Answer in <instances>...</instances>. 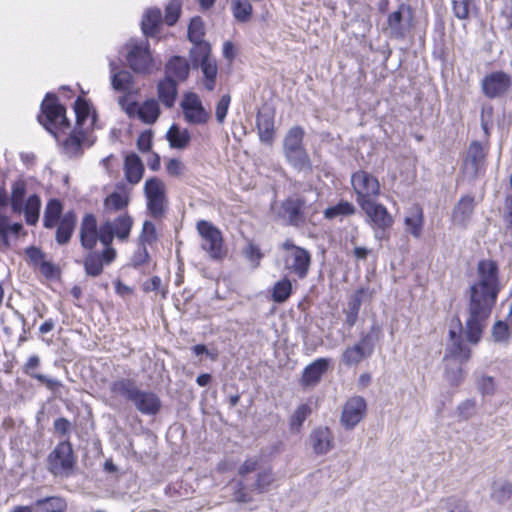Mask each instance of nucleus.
I'll use <instances>...</instances> for the list:
<instances>
[{"label":"nucleus","mask_w":512,"mask_h":512,"mask_svg":"<svg viewBox=\"0 0 512 512\" xmlns=\"http://www.w3.org/2000/svg\"><path fill=\"white\" fill-rule=\"evenodd\" d=\"M499 293L498 267L482 260L477 267V281L471 285L465 333L469 342H479Z\"/></svg>","instance_id":"obj_1"},{"label":"nucleus","mask_w":512,"mask_h":512,"mask_svg":"<svg viewBox=\"0 0 512 512\" xmlns=\"http://www.w3.org/2000/svg\"><path fill=\"white\" fill-rule=\"evenodd\" d=\"M112 394L122 396L133 403L135 408L144 415H155L161 408L160 398L151 391L141 390L134 380L121 378L110 385Z\"/></svg>","instance_id":"obj_2"},{"label":"nucleus","mask_w":512,"mask_h":512,"mask_svg":"<svg viewBox=\"0 0 512 512\" xmlns=\"http://www.w3.org/2000/svg\"><path fill=\"white\" fill-rule=\"evenodd\" d=\"M76 457L69 440L61 441L50 452L47 468L55 477L68 478L74 474Z\"/></svg>","instance_id":"obj_3"},{"label":"nucleus","mask_w":512,"mask_h":512,"mask_svg":"<svg viewBox=\"0 0 512 512\" xmlns=\"http://www.w3.org/2000/svg\"><path fill=\"white\" fill-rule=\"evenodd\" d=\"M38 120L55 137L58 131H65L70 126L65 108L57 102L56 96L50 94H47L41 104Z\"/></svg>","instance_id":"obj_4"},{"label":"nucleus","mask_w":512,"mask_h":512,"mask_svg":"<svg viewBox=\"0 0 512 512\" xmlns=\"http://www.w3.org/2000/svg\"><path fill=\"white\" fill-rule=\"evenodd\" d=\"M143 191L149 215L156 220L162 219L168 209L164 181L157 177H151L145 181Z\"/></svg>","instance_id":"obj_5"},{"label":"nucleus","mask_w":512,"mask_h":512,"mask_svg":"<svg viewBox=\"0 0 512 512\" xmlns=\"http://www.w3.org/2000/svg\"><path fill=\"white\" fill-rule=\"evenodd\" d=\"M285 251L283 256L284 267L299 279L307 277L311 265V255L308 250L295 245L292 239H286L282 245Z\"/></svg>","instance_id":"obj_6"},{"label":"nucleus","mask_w":512,"mask_h":512,"mask_svg":"<svg viewBox=\"0 0 512 512\" xmlns=\"http://www.w3.org/2000/svg\"><path fill=\"white\" fill-rule=\"evenodd\" d=\"M360 208L366 214V222L370 225L377 240L388 238V230L394 223L393 216L387 208L376 201L364 202Z\"/></svg>","instance_id":"obj_7"},{"label":"nucleus","mask_w":512,"mask_h":512,"mask_svg":"<svg viewBox=\"0 0 512 512\" xmlns=\"http://www.w3.org/2000/svg\"><path fill=\"white\" fill-rule=\"evenodd\" d=\"M196 229L200 237L201 249L213 260L224 258L226 251L219 228L209 221L199 220L196 223Z\"/></svg>","instance_id":"obj_8"},{"label":"nucleus","mask_w":512,"mask_h":512,"mask_svg":"<svg viewBox=\"0 0 512 512\" xmlns=\"http://www.w3.org/2000/svg\"><path fill=\"white\" fill-rule=\"evenodd\" d=\"M126 60L129 67L139 74H149L154 68V60L147 40L131 39L126 44Z\"/></svg>","instance_id":"obj_9"},{"label":"nucleus","mask_w":512,"mask_h":512,"mask_svg":"<svg viewBox=\"0 0 512 512\" xmlns=\"http://www.w3.org/2000/svg\"><path fill=\"white\" fill-rule=\"evenodd\" d=\"M304 205L305 201L302 198L289 197L279 205H273L272 210L276 219L283 225L300 227L305 222Z\"/></svg>","instance_id":"obj_10"},{"label":"nucleus","mask_w":512,"mask_h":512,"mask_svg":"<svg viewBox=\"0 0 512 512\" xmlns=\"http://www.w3.org/2000/svg\"><path fill=\"white\" fill-rule=\"evenodd\" d=\"M133 219L128 213L120 214L113 221L107 220L99 228V241L103 245H112L114 237L124 241L128 239Z\"/></svg>","instance_id":"obj_11"},{"label":"nucleus","mask_w":512,"mask_h":512,"mask_svg":"<svg viewBox=\"0 0 512 512\" xmlns=\"http://www.w3.org/2000/svg\"><path fill=\"white\" fill-rule=\"evenodd\" d=\"M351 184L359 206L364 202L373 201L372 198L380 194L378 179L366 171L355 172L351 177Z\"/></svg>","instance_id":"obj_12"},{"label":"nucleus","mask_w":512,"mask_h":512,"mask_svg":"<svg viewBox=\"0 0 512 512\" xmlns=\"http://www.w3.org/2000/svg\"><path fill=\"white\" fill-rule=\"evenodd\" d=\"M274 482V476L271 470H263L257 473L256 479L251 484H245L243 481L237 483V489L233 493L234 500L238 503H251L253 497L246 491H255L257 493L266 492Z\"/></svg>","instance_id":"obj_13"},{"label":"nucleus","mask_w":512,"mask_h":512,"mask_svg":"<svg viewBox=\"0 0 512 512\" xmlns=\"http://www.w3.org/2000/svg\"><path fill=\"white\" fill-rule=\"evenodd\" d=\"M412 10L410 6L401 4L398 9L387 17V30L390 37L403 39L411 28Z\"/></svg>","instance_id":"obj_14"},{"label":"nucleus","mask_w":512,"mask_h":512,"mask_svg":"<svg viewBox=\"0 0 512 512\" xmlns=\"http://www.w3.org/2000/svg\"><path fill=\"white\" fill-rule=\"evenodd\" d=\"M374 350L372 335L366 334L361 337L358 343L347 347L342 354V362L347 366L357 365L369 357Z\"/></svg>","instance_id":"obj_15"},{"label":"nucleus","mask_w":512,"mask_h":512,"mask_svg":"<svg viewBox=\"0 0 512 512\" xmlns=\"http://www.w3.org/2000/svg\"><path fill=\"white\" fill-rule=\"evenodd\" d=\"M181 108L186 121L191 124H204L209 119V114L204 109L199 96L193 92L184 95Z\"/></svg>","instance_id":"obj_16"},{"label":"nucleus","mask_w":512,"mask_h":512,"mask_svg":"<svg viewBox=\"0 0 512 512\" xmlns=\"http://www.w3.org/2000/svg\"><path fill=\"white\" fill-rule=\"evenodd\" d=\"M462 324L459 318H454L450 322L448 344V354L459 359L460 361H467L470 358V349L462 339Z\"/></svg>","instance_id":"obj_17"},{"label":"nucleus","mask_w":512,"mask_h":512,"mask_svg":"<svg viewBox=\"0 0 512 512\" xmlns=\"http://www.w3.org/2000/svg\"><path fill=\"white\" fill-rule=\"evenodd\" d=\"M366 401L361 396L350 398L344 405L341 414V424L346 429L354 428L366 414Z\"/></svg>","instance_id":"obj_18"},{"label":"nucleus","mask_w":512,"mask_h":512,"mask_svg":"<svg viewBox=\"0 0 512 512\" xmlns=\"http://www.w3.org/2000/svg\"><path fill=\"white\" fill-rule=\"evenodd\" d=\"M511 85L510 77L504 72H494L482 80V90L489 98H496L505 93Z\"/></svg>","instance_id":"obj_19"},{"label":"nucleus","mask_w":512,"mask_h":512,"mask_svg":"<svg viewBox=\"0 0 512 512\" xmlns=\"http://www.w3.org/2000/svg\"><path fill=\"white\" fill-rule=\"evenodd\" d=\"M486 159V150L479 141H473L467 151L464 161V171L475 177L483 169Z\"/></svg>","instance_id":"obj_20"},{"label":"nucleus","mask_w":512,"mask_h":512,"mask_svg":"<svg viewBox=\"0 0 512 512\" xmlns=\"http://www.w3.org/2000/svg\"><path fill=\"white\" fill-rule=\"evenodd\" d=\"M196 51L199 52L201 56L200 67L204 74V87L208 91H213L215 88V80L217 76V64L216 61L210 57L209 47L207 44H199L196 48Z\"/></svg>","instance_id":"obj_21"},{"label":"nucleus","mask_w":512,"mask_h":512,"mask_svg":"<svg viewBox=\"0 0 512 512\" xmlns=\"http://www.w3.org/2000/svg\"><path fill=\"white\" fill-rule=\"evenodd\" d=\"M111 73V85L115 91L123 92L125 94L137 93L138 89L134 86V78L127 70H118L115 61L109 62Z\"/></svg>","instance_id":"obj_22"},{"label":"nucleus","mask_w":512,"mask_h":512,"mask_svg":"<svg viewBox=\"0 0 512 512\" xmlns=\"http://www.w3.org/2000/svg\"><path fill=\"white\" fill-rule=\"evenodd\" d=\"M330 362L328 358H318L306 366L302 373L301 384L305 387L316 386L327 372Z\"/></svg>","instance_id":"obj_23"},{"label":"nucleus","mask_w":512,"mask_h":512,"mask_svg":"<svg viewBox=\"0 0 512 512\" xmlns=\"http://www.w3.org/2000/svg\"><path fill=\"white\" fill-rule=\"evenodd\" d=\"M99 240V229L93 214H86L80 226V242L85 249L92 250Z\"/></svg>","instance_id":"obj_24"},{"label":"nucleus","mask_w":512,"mask_h":512,"mask_svg":"<svg viewBox=\"0 0 512 512\" xmlns=\"http://www.w3.org/2000/svg\"><path fill=\"white\" fill-rule=\"evenodd\" d=\"M309 443L318 455H324L333 448V435L328 427L314 428L309 435Z\"/></svg>","instance_id":"obj_25"},{"label":"nucleus","mask_w":512,"mask_h":512,"mask_svg":"<svg viewBox=\"0 0 512 512\" xmlns=\"http://www.w3.org/2000/svg\"><path fill=\"white\" fill-rule=\"evenodd\" d=\"M289 165L298 172H311L312 162L304 147L283 152Z\"/></svg>","instance_id":"obj_26"},{"label":"nucleus","mask_w":512,"mask_h":512,"mask_svg":"<svg viewBox=\"0 0 512 512\" xmlns=\"http://www.w3.org/2000/svg\"><path fill=\"white\" fill-rule=\"evenodd\" d=\"M424 223L423 209L418 205H412L406 212L404 218L405 229L413 237L419 238L422 234Z\"/></svg>","instance_id":"obj_27"},{"label":"nucleus","mask_w":512,"mask_h":512,"mask_svg":"<svg viewBox=\"0 0 512 512\" xmlns=\"http://www.w3.org/2000/svg\"><path fill=\"white\" fill-rule=\"evenodd\" d=\"M76 225V215L69 211L65 213L58 223L56 230V242L60 245L67 244L74 232Z\"/></svg>","instance_id":"obj_28"},{"label":"nucleus","mask_w":512,"mask_h":512,"mask_svg":"<svg viewBox=\"0 0 512 512\" xmlns=\"http://www.w3.org/2000/svg\"><path fill=\"white\" fill-rule=\"evenodd\" d=\"M189 71V63L184 57L174 56L166 64V78L184 81Z\"/></svg>","instance_id":"obj_29"},{"label":"nucleus","mask_w":512,"mask_h":512,"mask_svg":"<svg viewBox=\"0 0 512 512\" xmlns=\"http://www.w3.org/2000/svg\"><path fill=\"white\" fill-rule=\"evenodd\" d=\"M67 501L61 496H49L37 499L33 503L34 512H65Z\"/></svg>","instance_id":"obj_30"},{"label":"nucleus","mask_w":512,"mask_h":512,"mask_svg":"<svg viewBox=\"0 0 512 512\" xmlns=\"http://www.w3.org/2000/svg\"><path fill=\"white\" fill-rule=\"evenodd\" d=\"M474 198L462 197L453 210L452 219L456 225L464 226L471 218L474 211Z\"/></svg>","instance_id":"obj_31"},{"label":"nucleus","mask_w":512,"mask_h":512,"mask_svg":"<svg viewBox=\"0 0 512 512\" xmlns=\"http://www.w3.org/2000/svg\"><path fill=\"white\" fill-rule=\"evenodd\" d=\"M158 98L167 108H172L177 97V83L170 78H164L157 85Z\"/></svg>","instance_id":"obj_32"},{"label":"nucleus","mask_w":512,"mask_h":512,"mask_svg":"<svg viewBox=\"0 0 512 512\" xmlns=\"http://www.w3.org/2000/svg\"><path fill=\"white\" fill-rule=\"evenodd\" d=\"M124 170L127 181L131 184H137L143 176L144 166L141 159L132 153L125 158Z\"/></svg>","instance_id":"obj_33"},{"label":"nucleus","mask_w":512,"mask_h":512,"mask_svg":"<svg viewBox=\"0 0 512 512\" xmlns=\"http://www.w3.org/2000/svg\"><path fill=\"white\" fill-rule=\"evenodd\" d=\"M256 125L260 140L271 144L274 138V120L266 113H259L256 118Z\"/></svg>","instance_id":"obj_34"},{"label":"nucleus","mask_w":512,"mask_h":512,"mask_svg":"<svg viewBox=\"0 0 512 512\" xmlns=\"http://www.w3.org/2000/svg\"><path fill=\"white\" fill-rule=\"evenodd\" d=\"M490 496L493 501L500 505L512 503V483L508 481L494 482Z\"/></svg>","instance_id":"obj_35"},{"label":"nucleus","mask_w":512,"mask_h":512,"mask_svg":"<svg viewBox=\"0 0 512 512\" xmlns=\"http://www.w3.org/2000/svg\"><path fill=\"white\" fill-rule=\"evenodd\" d=\"M41 209L40 197L36 194L30 195L23 203V213L28 225H35L39 220Z\"/></svg>","instance_id":"obj_36"},{"label":"nucleus","mask_w":512,"mask_h":512,"mask_svg":"<svg viewBox=\"0 0 512 512\" xmlns=\"http://www.w3.org/2000/svg\"><path fill=\"white\" fill-rule=\"evenodd\" d=\"M167 140L172 148L183 149L190 141V134L187 129H180L176 124H173L166 134Z\"/></svg>","instance_id":"obj_37"},{"label":"nucleus","mask_w":512,"mask_h":512,"mask_svg":"<svg viewBox=\"0 0 512 512\" xmlns=\"http://www.w3.org/2000/svg\"><path fill=\"white\" fill-rule=\"evenodd\" d=\"M160 115V106L157 100L148 99L140 105L139 119L145 124H153Z\"/></svg>","instance_id":"obj_38"},{"label":"nucleus","mask_w":512,"mask_h":512,"mask_svg":"<svg viewBox=\"0 0 512 512\" xmlns=\"http://www.w3.org/2000/svg\"><path fill=\"white\" fill-rule=\"evenodd\" d=\"M452 11L459 20H468L477 12L475 0H451Z\"/></svg>","instance_id":"obj_39"},{"label":"nucleus","mask_w":512,"mask_h":512,"mask_svg":"<svg viewBox=\"0 0 512 512\" xmlns=\"http://www.w3.org/2000/svg\"><path fill=\"white\" fill-rule=\"evenodd\" d=\"M305 131L300 126H293L288 130L283 139V152L304 147L303 139Z\"/></svg>","instance_id":"obj_40"},{"label":"nucleus","mask_w":512,"mask_h":512,"mask_svg":"<svg viewBox=\"0 0 512 512\" xmlns=\"http://www.w3.org/2000/svg\"><path fill=\"white\" fill-rule=\"evenodd\" d=\"M62 204L57 199H50L44 211V226L46 228H53L59 221L62 213Z\"/></svg>","instance_id":"obj_41"},{"label":"nucleus","mask_w":512,"mask_h":512,"mask_svg":"<svg viewBox=\"0 0 512 512\" xmlns=\"http://www.w3.org/2000/svg\"><path fill=\"white\" fill-rule=\"evenodd\" d=\"M26 196V183L23 180H19L13 183L11 187L10 203L12 211L16 214H20L23 211L24 198Z\"/></svg>","instance_id":"obj_42"},{"label":"nucleus","mask_w":512,"mask_h":512,"mask_svg":"<svg viewBox=\"0 0 512 512\" xmlns=\"http://www.w3.org/2000/svg\"><path fill=\"white\" fill-rule=\"evenodd\" d=\"M162 14L159 9H149L142 19V31L146 36H152L156 33L161 24Z\"/></svg>","instance_id":"obj_43"},{"label":"nucleus","mask_w":512,"mask_h":512,"mask_svg":"<svg viewBox=\"0 0 512 512\" xmlns=\"http://www.w3.org/2000/svg\"><path fill=\"white\" fill-rule=\"evenodd\" d=\"M129 204V197L125 194L113 192L104 200V212L111 214L125 209Z\"/></svg>","instance_id":"obj_44"},{"label":"nucleus","mask_w":512,"mask_h":512,"mask_svg":"<svg viewBox=\"0 0 512 512\" xmlns=\"http://www.w3.org/2000/svg\"><path fill=\"white\" fill-rule=\"evenodd\" d=\"M356 211L354 205L348 201H340L334 206H330L324 210L326 219H334L338 216L353 215Z\"/></svg>","instance_id":"obj_45"},{"label":"nucleus","mask_w":512,"mask_h":512,"mask_svg":"<svg viewBox=\"0 0 512 512\" xmlns=\"http://www.w3.org/2000/svg\"><path fill=\"white\" fill-rule=\"evenodd\" d=\"M103 260L99 253L90 252L84 259V269L87 275L96 277L103 271Z\"/></svg>","instance_id":"obj_46"},{"label":"nucleus","mask_w":512,"mask_h":512,"mask_svg":"<svg viewBox=\"0 0 512 512\" xmlns=\"http://www.w3.org/2000/svg\"><path fill=\"white\" fill-rule=\"evenodd\" d=\"M292 292V284L288 278L277 281L273 287L272 297L277 303L286 301Z\"/></svg>","instance_id":"obj_47"},{"label":"nucleus","mask_w":512,"mask_h":512,"mask_svg":"<svg viewBox=\"0 0 512 512\" xmlns=\"http://www.w3.org/2000/svg\"><path fill=\"white\" fill-rule=\"evenodd\" d=\"M233 15L240 22H247L252 15V5L249 0H233Z\"/></svg>","instance_id":"obj_48"},{"label":"nucleus","mask_w":512,"mask_h":512,"mask_svg":"<svg viewBox=\"0 0 512 512\" xmlns=\"http://www.w3.org/2000/svg\"><path fill=\"white\" fill-rule=\"evenodd\" d=\"M311 413V408L307 404H302L297 407L290 418V429L294 433H298L308 417Z\"/></svg>","instance_id":"obj_49"},{"label":"nucleus","mask_w":512,"mask_h":512,"mask_svg":"<svg viewBox=\"0 0 512 512\" xmlns=\"http://www.w3.org/2000/svg\"><path fill=\"white\" fill-rule=\"evenodd\" d=\"M242 254L249 261L253 269L259 266L264 256L260 247L251 241H248L246 246L242 249Z\"/></svg>","instance_id":"obj_50"},{"label":"nucleus","mask_w":512,"mask_h":512,"mask_svg":"<svg viewBox=\"0 0 512 512\" xmlns=\"http://www.w3.org/2000/svg\"><path fill=\"white\" fill-rule=\"evenodd\" d=\"M63 150L69 157L77 156L82 151V137L75 131L63 142Z\"/></svg>","instance_id":"obj_51"},{"label":"nucleus","mask_w":512,"mask_h":512,"mask_svg":"<svg viewBox=\"0 0 512 512\" xmlns=\"http://www.w3.org/2000/svg\"><path fill=\"white\" fill-rule=\"evenodd\" d=\"M476 387L483 396H491L496 391L494 378L484 374L476 377Z\"/></svg>","instance_id":"obj_52"},{"label":"nucleus","mask_w":512,"mask_h":512,"mask_svg":"<svg viewBox=\"0 0 512 512\" xmlns=\"http://www.w3.org/2000/svg\"><path fill=\"white\" fill-rule=\"evenodd\" d=\"M181 12V1L180 0H170L165 9V22L167 25H174Z\"/></svg>","instance_id":"obj_53"},{"label":"nucleus","mask_w":512,"mask_h":512,"mask_svg":"<svg viewBox=\"0 0 512 512\" xmlns=\"http://www.w3.org/2000/svg\"><path fill=\"white\" fill-rule=\"evenodd\" d=\"M492 337L495 342H507L510 338V329L506 322L497 321L492 327Z\"/></svg>","instance_id":"obj_54"},{"label":"nucleus","mask_w":512,"mask_h":512,"mask_svg":"<svg viewBox=\"0 0 512 512\" xmlns=\"http://www.w3.org/2000/svg\"><path fill=\"white\" fill-rule=\"evenodd\" d=\"M74 111L76 115V125L81 127L89 117V105L85 100L78 98L74 103Z\"/></svg>","instance_id":"obj_55"},{"label":"nucleus","mask_w":512,"mask_h":512,"mask_svg":"<svg viewBox=\"0 0 512 512\" xmlns=\"http://www.w3.org/2000/svg\"><path fill=\"white\" fill-rule=\"evenodd\" d=\"M157 239V233L155 225L151 221H145L143 223L142 232L140 235V241L142 245L152 244Z\"/></svg>","instance_id":"obj_56"},{"label":"nucleus","mask_w":512,"mask_h":512,"mask_svg":"<svg viewBox=\"0 0 512 512\" xmlns=\"http://www.w3.org/2000/svg\"><path fill=\"white\" fill-rule=\"evenodd\" d=\"M475 410L476 401L473 399H467L461 402L456 409L458 417L463 420H467L472 417L475 413Z\"/></svg>","instance_id":"obj_57"},{"label":"nucleus","mask_w":512,"mask_h":512,"mask_svg":"<svg viewBox=\"0 0 512 512\" xmlns=\"http://www.w3.org/2000/svg\"><path fill=\"white\" fill-rule=\"evenodd\" d=\"M230 102H231V97L229 94L223 95L220 98V100L218 101L217 106H216L215 115H216V119L219 123L224 122L227 112H228V109H229Z\"/></svg>","instance_id":"obj_58"},{"label":"nucleus","mask_w":512,"mask_h":512,"mask_svg":"<svg viewBox=\"0 0 512 512\" xmlns=\"http://www.w3.org/2000/svg\"><path fill=\"white\" fill-rule=\"evenodd\" d=\"M203 36L202 23L200 19L194 18L191 20L188 27V37L190 41L199 43Z\"/></svg>","instance_id":"obj_59"},{"label":"nucleus","mask_w":512,"mask_h":512,"mask_svg":"<svg viewBox=\"0 0 512 512\" xmlns=\"http://www.w3.org/2000/svg\"><path fill=\"white\" fill-rule=\"evenodd\" d=\"M53 426H54L55 432L58 433L60 436L68 435L72 428L71 422L67 418H64V417L55 419Z\"/></svg>","instance_id":"obj_60"},{"label":"nucleus","mask_w":512,"mask_h":512,"mask_svg":"<svg viewBox=\"0 0 512 512\" xmlns=\"http://www.w3.org/2000/svg\"><path fill=\"white\" fill-rule=\"evenodd\" d=\"M10 219L5 215H0V238L5 246L9 245V228L11 227Z\"/></svg>","instance_id":"obj_61"},{"label":"nucleus","mask_w":512,"mask_h":512,"mask_svg":"<svg viewBox=\"0 0 512 512\" xmlns=\"http://www.w3.org/2000/svg\"><path fill=\"white\" fill-rule=\"evenodd\" d=\"M258 463L259 461L257 458L246 459L238 469L239 475L245 477L247 474L256 471L258 468Z\"/></svg>","instance_id":"obj_62"},{"label":"nucleus","mask_w":512,"mask_h":512,"mask_svg":"<svg viewBox=\"0 0 512 512\" xmlns=\"http://www.w3.org/2000/svg\"><path fill=\"white\" fill-rule=\"evenodd\" d=\"M464 378L463 370L461 367H457L453 370L446 371V379L452 386H458Z\"/></svg>","instance_id":"obj_63"},{"label":"nucleus","mask_w":512,"mask_h":512,"mask_svg":"<svg viewBox=\"0 0 512 512\" xmlns=\"http://www.w3.org/2000/svg\"><path fill=\"white\" fill-rule=\"evenodd\" d=\"M166 171L170 176H180L184 171V165L178 159H170L166 165Z\"/></svg>","instance_id":"obj_64"}]
</instances>
